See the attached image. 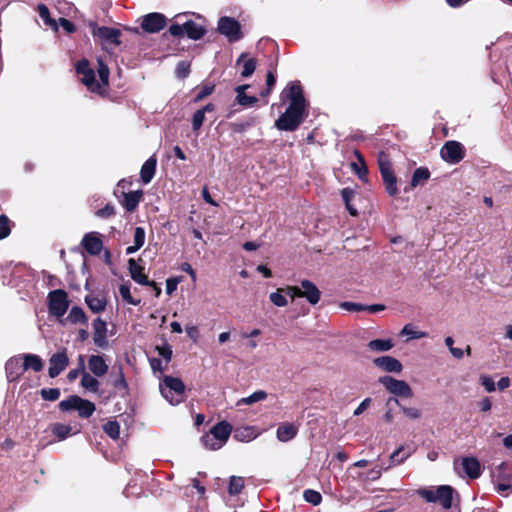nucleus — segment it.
<instances>
[{
    "instance_id": "nucleus-32",
    "label": "nucleus",
    "mask_w": 512,
    "mask_h": 512,
    "mask_svg": "<svg viewBox=\"0 0 512 512\" xmlns=\"http://www.w3.org/2000/svg\"><path fill=\"white\" fill-rule=\"evenodd\" d=\"M51 432L53 435L59 440H65L70 435H73L72 433V427L67 424L62 423H54L51 425ZM79 431L74 432V434L78 433Z\"/></svg>"
},
{
    "instance_id": "nucleus-48",
    "label": "nucleus",
    "mask_w": 512,
    "mask_h": 512,
    "mask_svg": "<svg viewBox=\"0 0 512 512\" xmlns=\"http://www.w3.org/2000/svg\"><path fill=\"white\" fill-rule=\"evenodd\" d=\"M40 394L46 401H56L60 397V390L58 388H43Z\"/></svg>"
},
{
    "instance_id": "nucleus-38",
    "label": "nucleus",
    "mask_w": 512,
    "mask_h": 512,
    "mask_svg": "<svg viewBox=\"0 0 512 512\" xmlns=\"http://www.w3.org/2000/svg\"><path fill=\"white\" fill-rule=\"evenodd\" d=\"M429 177H430V172L426 167L416 168L412 175L411 186L416 187L421 182L428 180Z\"/></svg>"
},
{
    "instance_id": "nucleus-10",
    "label": "nucleus",
    "mask_w": 512,
    "mask_h": 512,
    "mask_svg": "<svg viewBox=\"0 0 512 512\" xmlns=\"http://www.w3.org/2000/svg\"><path fill=\"white\" fill-rule=\"evenodd\" d=\"M381 383L391 394L401 397H412L413 392L409 384L404 380H398L391 376L379 377Z\"/></svg>"
},
{
    "instance_id": "nucleus-50",
    "label": "nucleus",
    "mask_w": 512,
    "mask_h": 512,
    "mask_svg": "<svg viewBox=\"0 0 512 512\" xmlns=\"http://www.w3.org/2000/svg\"><path fill=\"white\" fill-rule=\"evenodd\" d=\"M215 89V86L213 84H206L204 85L199 92L196 94V96L193 99L194 103H198L202 101L207 96L211 95Z\"/></svg>"
},
{
    "instance_id": "nucleus-36",
    "label": "nucleus",
    "mask_w": 512,
    "mask_h": 512,
    "mask_svg": "<svg viewBox=\"0 0 512 512\" xmlns=\"http://www.w3.org/2000/svg\"><path fill=\"white\" fill-rule=\"evenodd\" d=\"M244 478L240 476H231L228 484V493L230 496H236L244 488Z\"/></svg>"
},
{
    "instance_id": "nucleus-13",
    "label": "nucleus",
    "mask_w": 512,
    "mask_h": 512,
    "mask_svg": "<svg viewBox=\"0 0 512 512\" xmlns=\"http://www.w3.org/2000/svg\"><path fill=\"white\" fill-rule=\"evenodd\" d=\"M93 342L101 349H106L109 345L107 340V322L101 317H97L93 323Z\"/></svg>"
},
{
    "instance_id": "nucleus-47",
    "label": "nucleus",
    "mask_w": 512,
    "mask_h": 512,
    "mask_svg": "<svg viewBox=\"0 0 512 512\" xmlns=\"http://www.w3.org/2000/svg\"><path fill=\"white\" fill-rule=\"evenodd\" d=\"M256 70V60L253 58L247 59L243 62V69L241 71V76L243 78L250 77Z\"/></svg>"
},
{
    "instance_id": "nucleus-51",
    "label": "nucleus",
    "mask_w": 512,
    "mask_h": 512,
    "mask_svg": "<svg viewBox=\"0 0 512 512\" xmlns=\"http://www.w3.org/2000/svg\"><path fill=\"white\" fill-rule=\"evenodd\" d=\"M114 387L123 390L124 392L128 391V383L125 379L122 367L118 368V375L113 381Z\"/></svg>"
},
{
    "instance_id": "nucleus-14",
    "label": "nucleus",
    "mask_w": 512,
    "mask_h": 512,
    "mask_svg": "<svg viewBox=\"0 0 512 512\" xmlns=\"http://www.w3.org/2000/svg\"><path fill=\"white\" fill-rule=\"evenodd\" d=\"M81 245L92 256L99 255L103 249V241L98 232L86 233L82 238Z\"/></svg>"
},
{
    "instance_id": "nucleus-24",
    "label": "nucleus",
    "mask_w": 512,
    "mask_h": 512,
    "mask_svg": "<svg viewBox=\"0 0 512 512\" xmlns=\"http://www.w3.org/2000/svg\"><path fill=\"white\" fill-rule=\"evenodd\" d=\"M184 30L186 36L194 41L202 39L206 34V28L193 20L184 22Z\"/></svg>"
},
{
    "instance_id": "nucleus-43",
    "label": "nucleus",
    "mask_w": 512,
    "mask_h": 512,
    "mask_svg": "<svg viewBox=\"0 0 512 512\" xmlns=\"http://www.w3.org/2000/svg\"><path fill=\"white\" fill-rule=\"evenodd\" d=\"M266 397H267V393L265 391L258 390V391H255L254 393H252L251 395H249L248 397L242 398L238 402V405L239 404L250 405V404L262 401V400L266 399Z\"/></svg>"
},
{
    "instance_id": "nucleus-44",
    "label": "nucleus",
    "mask_w": 512,
    "mask_h": 512,
    "mask_svg": "<svg viewBox=\"0 0 512 512\" xmlns=\"http://www.w3.org/2000/svg\"><path fill=\"white\" fill-rule=\"evenodd\" d=\"M303 498L306 502H308L314 506L319 505L322 501L321 494L318 491L313 490V489L304 490Z\"/></svg>"
},
{
    "instance_id": "nucleus-42",
    "label": "nucleus",
    "mask_w": 512,
    "mask_h": 512,
    "mask_svg": "<svg viewBox=\"0 0 512 512\" xmlns=\"http://www.w3.org/2000/svg\"><path fill=\"white\" fill-rule=\"evenodd\" d=\"M400 334L407 335L409 339H421L427 336L426 332L416 330L412 324H406Z\"/></svg>"
},
{
    "instance_id": "nucleus-12",
    "label": "nucleus",
    "mask_w": 512,
    "mask_h": 512,
    "mask_svg": "<svg viewBox=\"0 0 512 512\" xmlns=\"http://www.w3.org/2000/svg\"><path fill=\"white\" fill-rule=\"evenodd\" d=\"M166 26V17L157 12L143 16L141 28L147 33H158Z\"/></svg>"
},
{
    "instance_id": "nucleus-40",
    "label": "nucleus",
    "mask_w": 512,
    "mask_h": 512,
    "mask_svg": "<svg viewBox=\"0 0 512 512\" xmlns=\"http://www.w3.org/2000/svg\"><path fill=\"white\" fill-rule=\"evenodd\" d=\"M103 430L114 440L118 439L120 436V425L117 421H108L103 425Z\"/></svg>"
},
{
    "instance_id": "nucleus-49",
    "label": "nucleus",
    "mask_w": 512,
    "mask_h": 512,
    "mask_svg": "<svg viewBox=\"0 0 512 512\" xmlns=\"http://www.w3.org/2000/svg\"><path fill=\"white\" fill-rule=\"evenodd\" d=\"M38 12L40 18L45 22V24L49 26L56 25V22L53 19H51L49 9L45 4L41 3L38 5Z\"/></svg>"
},
{
    "instance_id": "nucleus-23",
    "label": "nucleus",
    "mask_w": 512,
    "mask_h": 512,
    "mask_svg": "<svg viewBox=\"0 0 512 512\" xmlns=\"http://www.w3.org/2000/svg\"><path fill=\"white\" fill-rule=\"evenodd\" d=\"M88 368L96 377H102L108 371V365L100 355H91L89 357Z\"/></svg>"
},
{
    "instance_id": "nucleus-64",
    "label": "nucleus",
    "mask_w": 512,
    "mask_h": 512,
    "mask_svg": "<svg viewBox=\"0 0 512 512\" xmlns=\"http://www.w3.org/2000/svg\"><path fill=\"white\" fill-rule=\"evenodd\" d=\"M179 281L177 278H168L166 280V293L171 295L176 289Z\"/></svg>"
},
{
    "instance_id": "nucleus-11",
    "label": "nucleus",
    "mask_w": 512,
    "mask_h": 512,
    "mask_svg": "<svg viewBox=\"0 0 512 512\" xmlns=\"http://www.w3.org/2000/svg\"><path fill=\"white\" fill-rule=\"evenodd\" d=\"M128 270L131 278L140 285L144 286H152L155 288L156 296H159L161 293V288L156 286L154 281H150L148 277L144 274V267L140 266L133 258L128 260Z\"/></svg>"
},
{
    "instance_id": "nucleus-19",
    "label": "nucleus",
    "mask_w": 512,
    "mask_h": 512,
    "mask_svg": "<svg viewBox=\"0 0 512 512\" xmlns=\"http://www.w3.org/2000/svg\"><path fill=\"white\" fill-rule=\"evenodd\" d=\"M376 367L389 373H400L403 369L402 363L392 356H381L373 360Z\"/></svg>"
},
{
    "instance_id": "nucleus-25",
    "label": "nucleus",
    "mask_w": 512,
    "mask_h": 512,
    "mask_svg": "<svg viewBox=\"0 0 512 512\" xmlns=\"http://www.w3.org/2000/svg\"><path fill=\"white\" fill-rule=\"evenodd\" d=\"M79 360H80V366H81V370H82L81 385L85 389H87L91 392H96L100 386L99 381L95 377H93L92 375H90L88 372L85 371L83 355H79Z\"/></svg>"
},
{
    "instance_id": "nucleus-41",
    "label": "nucleus",
    "mask_w": 512,
    "mask_h": 512,
    "mask_svg": "<svg viewBox=\"0 0 512 512\" xmlns=\"http://www.w3.org/2000/svg\"><path fill=\"white\" fill-rule=\"evenodd\" d=\"M211 436L212 434L209 432L201 437V442L205 448L215 451L224 446V444L216 440V438H210Z\"/></svg>"
},
{
    "instance_id": "nucleus-54",
    "label": "nucleus",
    "mask_w": 512,
    "mask_h": 512,
    "mask_svg": "<svg viewBox=\"0 0 512 512\" xmlns=\"http://www.w3.org/2000/svg\"><path fill=\"white\" fill-rule=\"evenodd\" d=\"M204 120H205V114L203 113V111L198 109L193 114V117H192V129H193V131H198L202 127Z\"/></svg>"
},
{
    "instance_id": "nucleus-27",
    "label": "nucleus",
    "mask_w": 512,
    "mask_h": 512,
    "mask_svg": "<svg viewBox=\"0 0 512 512\" xmlns=\"http://www.w3.org/2000/svg\"><path fill=\"white\" fill-rule=\"evenodd\" d=\"M142 196V190L123 193L122 206L125 208L126 211L132 212L138 207Z\"/></svg>"
},
{
    "instance_id": "nucleus-46",
    "label": "nucleus",
    "mask_w": 512,
    "mask_h": 512,
    "mask_svg": "<svg viewBox=\"0 0 512 512\" xmlns=\"http://www.w3.org/2000/svg\"><path fill=\"white\" fill-rule=\"evenodd\" d=\"M355 154L357 155L358 159L361 162V166H358L356 163H352L353 169L360 180H365L368 174L367 167L364 163V160L361 156V154L358 151H355Z\"/></svg>"
},
{
    "instance_id": "nucleus-3",
    "label": "nucleus",
    "mask_w": 512,
    "mask_h": 512,
    "mask_svg": "<svg viewBox=\"0 0 512 512\" xmlns=\"http://www.w3.org/2000/svg\"><path fill=\"white\" fill-rule=\"evenodd\" d=\"M161 395L173 406L185 400V385L178 377L166 375L159 384Z\"/></svg>"
},
{
    "instance_id": "nucleus-37",
    "label": "nucleus",
    "mask_w": 512,
    "mask_h": 512,
    "mask_svg": "<svg viewBox=\"0 0 512 512\" xmlns=\"http://www.w3.org/2000/svg\"><path fill=\"white\" fill-rule=\"evenodd\" d=\"M391 403H394L395 405H398L400 406V409L402 410V412L409 418L411 419H418L420 418L421 416V412L419 409L417 408H412V407H404V406H401L400 403H399V400L395 397H391L387 400L386 402V406L389 407Z\"/></svg>"
},
{
    "instance_id": "nucleus-6",
    "label": "nucleus",
    "mask_w": 512,
    "mask_h": 512,
    "mask_svg": "<svg viewBox=\"0 0 512 512\" xmlns=\"http://www.w3.org/2000/svg\"><path fill=\"white\" fill-rule=\"evenodd\" d=\"M69 308L68 295L65 290L56 289L48 294L49 313L57 318L65 315Z\"/></svg>"
},
{
    "instance_id": "nucleus-35",
    "label": "nucleus",
    "mask_w": 512,
    "mask_h": 512,
    "mask_svg": "<svg viewBox=\"0 0 512 512\" xmlns=\"http://www.w3.org/2000/svg\"><path fill=\"white\" fill-rule=\"evenodd\" d=\"M355 196V191L350 187H345L341 190V197L345 203L346 209L352 216H356L358 211L355 207L351 205V201Z\"/></svg>"
},
{
    "instance_id": "nucleus-59",
    "label": "nucleus",
    "mask_w": 512,
    "mask_h": 512,
    "mask_svg": "<svg viewBox=\"0 0 512 512\" xmlns=\"http://www.w3.org/2000/svg\"><path fill=\"white\" fill-rule=\"evenodd\" d=\"M236 102L243 107H252L254 104L258 102V98L255 96H249L245 93L243 95H240L239 99Z\"/></svg>"
},
{
    "instance_id": "nucleus-17",
    "label": "nucleus",
    "mask_w": 512,
    "mask_h": 512,
    "mask_svg": "<svg viewBox=\"0 0 512 512\" xmlns=\"http://www.w3.org/2000/svg\"><path fill=\"white\" fill-rule=\"evenodd\" d=\"M93 35L97 36L99 39L106 43L113 44L115 46L120 45V36L121 31L116 28L101 26V27H94L93 28Z\"/></svg>"
},
{
    "instance_id": "nucleus-5",
    "label": "nucleus",
    "mask_w": 512,
    "mask_h": 512,
    "mask_svg": "<svg viewBox=\"0 0 512 512\" xmlns=\"http://www.w3.org/2000/svg\"><path fill=\"white\" fill-rule=\"evenodd\" d=\"M59 408L63 412L76 410L80 417L89 418L94 413L95 404L89 400L83 399L77 395H72L59 403Z\"/></svg>"
},
{
    "instance_id": "nucleus-60",
    "label": "nucleus",
    "mask_w": 512,
    "mask_h": 512,
    "mask_svg": "<svg viewBox=\"0 0 512 512\" xmlns=\"http://www.w3.org/2000/svg\"><path fill=\"white\" fill-rule=\"evenodd\" d=\"M168 31L174 37H182L185 34L184 23L182 25L174 23L170 25Z\"/></svg>"
},
{
    "instance_id": "nucleus-9",
    "label": "nucleus",
    "mask_w": 512,
    "mask_h": 512,
    "mask_svg": "<svg viewBox=\"0 0 512 512\" xmlns=\"http://www.w3.org/2000/svg\"><path fill=\"white\" fill-rule=\"evenodd\" d=\"M441 158L449 164H458L465 157L464 146L455 140L447 141L440 151Z\"/></svg>"
},
{
    "instance_id": "nucleus-16",
    "label": "nucleus",
    "mask_w": 512,
    "mask_h": 512,
    "mask_svg": "<svg viewBox=\"0 0 512 512\" xmlns=\"http://www.w3.org/2000/svg\"><path fill=\"white\" fill-rule=\"evenodd\" d=\"M69 360L65 351L57 352L49 359L48 374L51 378H55L61 374L68 366Z\"/></svg>"
},
{
    "instance_id": "nucleus-21",
    "label": "nucleus",
    "mask_w": 512,
    "mask_h": 512,
    "mask_svg": "<svg viewBox=\"0 0 512 512\" xmlns=\"http://www.w3.org/2000/svg\"><path fill=\"white\" fill-rule=\"evenodd\" d=\"M232 432V426L227 421H221L215 424L211 429L210 433L212 436L210 438H216L219 442L225 443L228 441Z\"/></svg>"
},
{
    "instance_id": "nucleus-45",
    "label": "nucleus",
    "mask_w": 512,
    "mask_h": 512,
    "mask_svg": "<svg viewBox=\"0 0 512 512\" xmlns=\"http://www.w3.org/2000/svg\"><path fill=\"white\" fill-rule=\"evenodd\" d=\"M508 469V465L505 462H501L497 465L492 471V477L494 480H510L506 471Z\"/></svg>"
},
{
    "instance_id": "nucleus-8",
    "label": "nucleus",
    "mask_w": 512,
    "mask_h": 512,
    "mask_svg": "<svg viewBox=\"0 0 512 512\" xmlns=\"http://www.w3.org/2000/svg\"><path fill=\"white\" fill-rule=\"evenodd\" d=\"M289 290L293 295L305 298L311 305H316L320 300V290L308 279H304L300 282V288L295 286L290 287Z\"/></svg>"
},
{
    "instance_id": "nucleus-20",
    "label": "nucleus",
    "mask_w": 512,
    "mask_h": 512,
    "mask_svg": "<svg viewBox=\"0 0 512 512\" xmlns=\"http://www.w3.org/2000/svg\"><path fill=\"white\" fill-rule=\"evenodd\" d=\"M461 466L465 475L470 479H477L481 476V465L475 457H463Z\"/></svg>"
},
{
    "instance_id": "nucleus-55",
    "label": "nucleus",
    "mask_w": 512,
    "mask_h": 512,
    "mask_svg": "<svg viewBox=\"0 0 512 512\" xmlns=\"http://www.w3.org/2000/svg\"><path fill=\"white\" fill-rule=\"evenodd\" d=\"M156 350H157L159 356H161L166 361V363L171 361L172 349L168 343H164L161 346H157Z\"/></svg>"
},
{
    "instance_id": "nucleus-7",
    "label": "nucleus",
    "mask_w": 512,
    "mask_h": 512,
    "mask_svg": "<svg viewBox=\"0 0 512 512\" xmlns=\"http://www.w3.org/2000/svg\"><path fill=\"white\" fill-rule=\"evenodd\" d=\"M217 30L221 35H224L229 42L239 41L243 37L241 24L233 17H221L218 21Z\"/></svg>"
},
{
    "instance_id": "nucleus-18",
    "label": "nucleus",
    "mask_w": 512,
    "mask_h": 512,
    "mask_svg": "<svg viewBox=\"0 0 512 512\" xmlns=\"http://www.w3.org/2000/svg\"><path fill=\"white\" fill-rule=\"evenodd\" d=\"M21 358V356H13L6 361L5 372L8 382H15L23 375L24 367Z\"/></svg>"
},
{
    "instance_id": "nucleus-22",
    "label": "nucleus",
    "mask_w": 512,
    "mask_h": 512,
    "mask_svg": "<svg viewBox=\"0 0 512 512\" xmlns=\"http://www.w3.org/2000/svg\"><path fill=\"white\" fill-rule=\"evenodd\" d=\"M157 166V159L155 155L149 157L142 165L140 170V178L144 184H148L154 178Z\"/></svg>"
},
{
    "instance_id": "nucleus-57",
    "label": "nucleus",
    "mask_w": 512,
    "mask_h": 512,
    "mask_svg": "<svg viewBox=\"0 0 512 512\" xmlns=\"http://www.w3.org/2000/svg\"><path fill=\"white\" fill-rule=\"evenodd\" d=\"M340 307L345 309V310H347V311H350V312L365 311V305L364 304H360V303H356V302H351V301L342 302L340 304Z\"/></svg>"
},
{
    "instance_id": "nucleus-15",
    "label": "nucleus",
    "mask_w": 512,
    "mask_h": 512,
    "mask_svg": "<svg viewBox=\"0 0 512 512\" xmlns=\"http://www.w3.org/2000/svg\"><path fill=\"white\" fill-rule=\"evenodd\" d=\"M380 173L385 184L386 192L390 196H394L397 189V179L389 163L379 162Z\"/></svg>"
},
{
    "instance_id": "nucleus-53",
    "label": "nucleus",
    "mask_w": 512,
    "mask_h": 512,
    "mask_svg": "<svg viewBox=\"0 0 512 512\" xmlns=\"http://www.w3.org/2000/svg\"><path fill=\"white\" fill-rule=\"evenodd\" d=\"M269 299L277 307H285L288 304L286 297L281 294L280 290L271 293Z\"/></svg>"
},
{
    "instance_id": "nucleus-26",
    "label": "nucleus",
    "mask_w": 512,
    "mask_h": 512,
    "mask_svg": "<svg viewBox=\"0 0 512 512\" xmlns=\"http://www.w3.org/2000/svg\"><path fill=\"white\" fill-rule=\"evenodd\" d=\"M410 455L411 453L409 451L406 452L405 447L401 445L390 455L387 464L385 463L386 466L383 467L384 471H387L394 466L403 464L406 459L410 457Z\"/></svg>"
},
{
    "instance_id": "nucleus-2",
    "label": "nucleus",
    "mask_w": 512,
    "mask_h": 512,
    "mask_svg": "<svg viewBox=\"0 0 512 512\" xmlns=\"http://www.w3.org/2000/svg\"><path fill=\"white\" fill-rule=\"evenodd\" d=\"M98 76L99 81H96L95 71L90 67L87 59H81L76 63V72L81 75V82L87 89L93 93L102 94L103 88L109 84L110 71L107 64L101 58H98Z\"/></svg>"
},
{
    "instance_id": "nucleus-63",
    "label": "nucleus",
    "mask_w": 512,
    "mask_h": 512,
    "mask_svg": "<svg viewBox=\"0 0 512 512\" xmlns=\"http://www.w3.org/2000/svg\"><path fill=\"white\" fill-rule=\"evenodd\" d=\"M372 400L371 398H365L358 407L354 410L353 415L359 416L361 415L371 404Z\"/></svg>"
},
{
    "instance_id": "nucleus-61",
    "label": "nucleus",
    "mask_w": 512,
    "mask_h": 512,
    "mask_svg": "<svg viewBox=\"0 0 512 512\" xmlns=\"http://www.w3.org/2000/svg\"><path fill=\"white\" fill-rule=\"evenodd\" d=\"M481 385L485 388L487 392L495 391V383L490 376H482L480 378Z\"/></svg>"
},
{
    "instance_id": "nucleus-1",
    "label": "nucleus",
    "mask_w": 512,
    "mask_h": 512,
    "mask_svg": "<svg viewBox=\"0 0 512 512\" xmlns=\"http://www.w3.org/2000/svg\"><path fill=\"white\" fill-rule=\"evenodd\" d=\"M281 98L283 101L289 100V105L275 121V127L280 131L294 132L307 117L308 103L300 82H289L282 91Z\"/></svg>"
},
{
    "instance_id": "nucleus-34",
    "label": "nucleus",
    "mask_w": 512,
    "mask_h": 512,
    "mask_svg": "<svg viewBox=\"0 0 512 512\" xmlns=\"http://www.w3.org/2000/svg\"><path fill=\"white\" fill-rule=\"evenodd\" d=\"M367 346L371 351L386 352L394 347V342L392 339H374Z\"/></svg>"
},
{
    "instance_id": "nucleus-31",
    "label": "nucleus",
    "mask_w": 512,
    "mask_h": 512,
    "mask_svg": "<svg viewBox=\"0 0 512 512\" xmlns=\"http://www.w3.org/2000/svg\"><path fill=\"white\" fill-rule=\"evenodd\" d=\"M21 357L23 359L24 371L31 369L35 372H40L43 369V361L38 355L23 354Z\"/></svg>"
},
{
    "instance_id": "nucleus-58",
    "label": "nucleus",
    "mask_w": 512,
    "mask_h": 512,
    "mask_svg": "<svg viewBox=\"0 0 512 512\" xmlns=\"http://www.w3.org/2000/svg\"><path fill=\"white\" fill-rule=\"evenodd\" d=\"M115 207L114 205L108 203L103 208L98 209L96 211V216L100 218H109L115 215Z\"/></svg>"
},
{
    "instance_id": "nucleus-39",
    "label": "nucleus",
    "mask_w": 512,
    "mask_h": 512,
    "mask_svg": "<svg viewBox=\"0 0 512 512\" xmlns=\"http://www.w3.org/2000/svg\"><path fill=\"white\" fill-rule=\"evenodd\" d=\"M119 293H120L122 299L130 305L138 306L141 303L140 299H135L132 297L131 292H130V285L127 283L120 285Z\"/></svg>"
},
{
    "instance_id": "nucleus-4",
    "label": "nucleus",
    "mask_w": 512,
    "mask_h": 512,
    "mask_svg": "<svg viewBox=\"0 0 512 512\" xmlns=\"http://www.w3.org/2000/svg\"><path fill=\"white\" fill-rule=\"evenodd\" d=\"M417 494L429 503H439L443 509L452 507L454 489L449 485H440L436 489L421 488Z\"/></svg>"
},
{
    "instance_id": "nucleus-33",
    "label": "nucleus",
    "mask_w": 512,
    "mask_h": 512,
    "mask_svg": "<svg viewBox=\"0 0 512 512\" xmlns=\"http://www.w3.org/2000/svg\"><path fill=\"white\" fill-rule=\"evenodd\" d=\"M72 324H87L88 319L84 310L79 306H72L66 318Z\"/></svg>"
},
{
    "instance_id": "nucleus-52",
    "label": "nucleus",
    "mask_w": 512,
    "mask_h": 512,
    "mask_svg": "<svg viewBox=\"0 0 512 512\" xmlns=\"http://www.w3.org/2000/svg\"><path fill=\"white\" fill-rule=\"evenodd\" d=\"M190 74V63L187 61H180L176 66V75L179 79H185Z\"/></svg>"
},
{
    "instance_id": "nucleus-62",
    "label": "nucleus",
    "mask_w": 512,
    "mask_h": 512,
    "mask_svg": "<svg viewBox=\"0 0 512 512\" xmlns=\"http://www.w3.org/2000/svg\"><path fill=\"white\" fill-rule=\"evenodd\" d=\"M59 24L67 33H73L76 30L75 25L66 18H59Z\"/></svg>"
},
{
    "instance_id": "nucleus-30",
    "label": "nucleus",
    "mask_w": 512,
    "mask_h": 512,
    "mask_svg": "<svg viewBox=\"0 0 512 512\" xmlns=\"http://www.w3.org/2000/svg\"><path fill=\"white\" fill-rule=\"evenodd\" d=\"M85 303L93 313H100L106 309L107 300L105 297H98L92 294L85 296Z\"/></svg>"
},
{
    "instance_id": "nucleus-28",
    "label": "nucleus",
    "mask_w": 512,
    "mask_h": 512,
    "mask_svg": "<svg viewBox=\"0 0 512 512\" xmlns=\"http://www.w3.org/2000/svg\"><path fill=\"white\" fill-rule=\"evenodd\" d=\"M297 435V428L292 423H285L277 428L276 436L280 442H288Z\"/></svg>"
},
{
    "instance_id": "nucleus-56",
    "label": "nucleus",
    "mask_w": 512,
    "mask_h": 512,
    "mask_svg": "<svg viewBox=\"0 0 512 512\" xmlns=\"http://www.w3.org/2000/svg\"><path fill=\"white\" fill-rule=\"evenodd\" d=\"M145 237L146 233L144 228L136 227L134 231V245L140 249L145 243Z\"/></svg>"
},
{
    "instance_id": "nucleus-29",
    "label": "nucleus",
    "mask_w": 512,
    "mask_h": 512,
    "mask_svg": "<svg viewBox=\"0 0 512 512\" xmlns=\"http://www.w3.org/2000/svg\"><path fill=\"white\" fill-rule=\"evenodd\" d=\"M258 433L253 426L238 427L234 430L233 437L237 441L250 442L257 437Z\"/></svg>"
}]
</instances>
